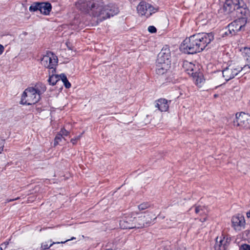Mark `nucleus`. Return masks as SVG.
<instances>
[{
    "label": "nucleus",
    "mask_w": 250,
    "mask_h": 250,
    "mask_svg": "<svg viewBox=\"0 0 250 250\" xmlns=\"http://www.w3.org/2000/svg\"><path fill=\"white\" fill-rule=\"evenodd\" d=\"M0 250H3L1 247H0Z\"/></svg>",
    "instance_id": "obj_43"
},
{
    "label": "nucleus",
    "mask_w": 250,
    "mask_h": 250,
    "mask_svg": "<svg viewBox=\"0 0 250 250\" xmlns=\"http://www.w3.org/2000/svg\"><path fill=\"white\" fill-rule=\"evenodd\" d=\"M138 218L139 227L143 228L149 226L153 220L156 219V216L152 213L147 214L146 215H141Z\"/></svg>",
    "instance_id": "obj_12"
},
{
    "label": "nucleus",
    "mask_w": 250,
    "mask_h": 250,
    "mask_svg": "<svg viewBox=\"0 0 250 250\" xmlns=\"http://www.w3.org/2000/svg\"><path fill=\"white\" fill-rule=\"evenodd\" d=\"M61 74L59 75H52L50 76L48 80V82L50 84L54 85L58 81L60 80Z\"/></svg>",
    "instance_id": "obj_22"
},
{
    "label": "nucleus",
    "mask_w": 250,
    "mask_h": 250,
    "mask_svg": "<svg viewBox=\"0 0 250 250\" xmlns=\"http://www.w3.org/2000/svg\"><path fill=\"white\" fill-rule=\"evenodd\" d=\"M138 214L137 211L132 212L125 215L120 221V226L123 229H132L133 226V216Z\"/></svg>",
    "instance_id": "obj_11"
},
{
    "label": "nucleus",
    "mask_w": 250,
    "mask_h": 250,
    "mask_svg": "<svg viewBox=\"0 0 250 250\" xmlns=\"http://www.w3.org/2000/svg\"><path fill=\"white\" fill-rule=\"evenodd\" d=\"M234 126L241 128H250V115L244 112L237 113L235 119L233 121Z\"/></svg>",
    "instance_id": "obj_6"
},
{
    "label": "nucleus",
    "mask_w": 250,
    "mask_h": 250,
    "mask_svg": "<svg viewBox=\"0 0 250 250\" xmlns=\"http://www.w3.org/2000/svg\"><path fill=\"white\" fill-rule=\"evenodd\" d=\"M214 97L215 98H216V97H218V95H217V94H215V95H214Z\"/></svg>",
    "instance_id": "obj_41"
},
{
    "label": "nucleus",
    "mask_w": 250,
    "mask_h": 250,
    "mask_svg": "<svg viewBox=\"0 0 250 250\" xmlns=\"http://www.w3.org/2000/svg\"><path fill=\"white\" fill-rule=\"evenodd\" d=\"M4 142H5L4 140L0 139V145L1 146H0V154L2 152V151L3 150Z\"/></svg>",
    "instance_id": "obj_33"
},
{
    "label": "nucleus",
    "mask_w": 250,
    "mask_h": 250,
    "mask_svg": "<svg viewBox=\"0 0 250 250\" xmlns=\"http://www.w3.org/2000/svg\"><path fill=\"white\" fill-rule=\"evenodd\" d=\"M41 96L33 88V87H28L23 92L21 103L22 104L32 105L38 103Z\"/></svg>",
    "instance_id": "obj_3"
},
{
    "label": "nucleus",
    "mask_w": 250,
    "mask_h": 250,
    "mask_svg": "<svg viewBox=\"0 0 250 250\" xmlns=\"http://www.w3.org/2000/svg\"><path fill=\"white\" fill-rule=\"evenodd\" d=\"M105 250H113L112 249H106Z\"/></svg>",
    "instance_id": "obj_42"
},
{
    "label": "nucleus",
    "mask_w": 250,
    "mask_h": 250,
    "mask_svg": "<svg viewBox=\"0 0 250 250\" xmlns=\"http://www.w3.org/2000/svg\"><path fill=\"white\" fill-rule=\"evenodd\" d=\"M203 210L204 207L201 206H197L195 208V211L197 214L200 213V215H202L205 213Z\"/></svg>",
    "instance_id": "obj_28"
},
{
    "label": "nucleus",
    "mask_w": 250,
    "mask_h": 250,
    "mask_svg": "<svg viewBox=\"0 0 250 250\" xmlns=\"http://www.w3.org/2000/svg\"><path fill=\"white\" fill-rule=\"evenodd\" d=\"M236 13V16L238 17V18H246L247 21L248 16L249 15V10L247 7L246 4L243 1V4H240L237 9L235 11Z\"/></svg>",
    "instance_id": "obj_15"
},
{
    "label": "nucleus",
    "mask_w": 250,
    "mask_h": 250,
    "mask_svg": "<svg viewBox=\"0 0 250 250\" xmlns=\"http://www.w3.org/2000/svg\"><path fill=\"white\" fill-rule=\"evenodd\" d=\"M4 49V47L2 45L0 44V55L2 54Z\"/></svg>",
    "instance_id": "obj_36"
},
{
    "label": "nucleus",
    "mask_w": 250,
    "mask_h": 250,
    "mask_svg": "<svg viewBox=\"0 0 250 250\" xmlns=\"http://www.w3.org/2000/svg\"><path fill=\"white\" fill-rule=\"evenodd\" d=\"M150 207V204L147 203H143L138 206V209L139 210H145Z\"/></svg>",
    "instance_id": "obj_25"
},
{
    "label": "nucleus",
    "mask_w": 250,
    "mask_h": 250,
    "mask_svg": "<svg viewBox=\"0 0 250 250\" xmlns=\"http://www.w3.org/2000/svg\"><path fill=\"white\" fill-rule=\"evenodd\" d=\"M133 220L134 221L133 222V226L132 227V229H141V227H139L138 225V224L139 223L138 222V218H136L135 216H133Z\"/></svg>",
    "instance_id": "obj_29"
},
{
    "label": "nucleus",
    "mask_w": 250,
    "mask_h": 250,
    "mask_svg": "<svg viewBox=\"0 0 250 250\" xmlns=\"http://www.w3.org/2000/svg\"><path fill=\"white\" fill-rule=\"evenodd\" d=\"M230 240L223 234L216 238L215 250H226L229 245Z\"/></svg>",
    "instance_id": "obj_13"
},
{
    "label": "nucleus",
    "mask_w": 250,
    "mask_h": 250,
    "mask_svg": "<svg viewBox=\"0 0 250 250\" xmlns=\"http://www.w3.org/2000/svg\"><path fill=\"white\" fill-rule=\"evenodd\" d=\"M246 23V18H238L228 25L229 34L231 35H235L245 26Z\"/></svg>",
    "instance_id": "obj_9"
},
{
    "label": "nucleus",
    "mask_w": 250,
    "mask_h": 250,
    "mask_svg": "<svg viewBox=\"0 0 250 250\" xmlns=\"http://www.w3.org/2000/svg\"><path fill=\"white\" fill-rule=\"evenodd\" d=\"M183 67L184 71L189 75L196 76V71L194 70L195 66L194 64L188 61H185L183 62Z\"/></svg>",
    "instance_id": "obj_16"
},
{
    "label": "nucleus",
    "mask_w": 250,
    "mask_h": 250,
    "mask_svg": "<svg viewBox=\"0 0 250 250\" xmlns=\"http://www.w3.org/2000/svg\"><path fill=\"white\" fill-rule=\"evenodd\" d=\"M245 219L242 217H233L232 218V223L234 227H241L245 224Z\"/></svg>",
    "instance_id": "obj_20"
},
{
    "label": "nucleus",
    "mask_w": 250,
    "mask_h": 250,
    "mask_svg": "<svg viewBox=\"0 0 250 250\" xmlns=\"http://www.w3.org/2000/svg\"><path fill=\"white\" fill-rule=\"evenodd\" d=\"M52 5L49 2H34L29 8L31 12H35L39 10L41 14L48 15L51 11Z\"/></svg>",
    "instance_id": "obj_7"
},
{
    "label": "nucleus",
    "mask_w": 250,
    "mask_h": 250,
    "mask_svg": "<svg viewBox=\"0 0 250 250\" xmlns=\"http://www.w3.org/2000/svg\"><path fill=\"white\" fill-rule=\"evenodd\" d=\"M214 39L212 33H201L186 38L181 44L180 49L186 54H193L202 51Z\"/></svg>",
    "instance_id": "obj_2"
},
{
    "label": "nucleus",
    "mask_w": 250,
    "mask_h": 250,
    "mask_svg": "<svg viewBox=\"0 0 250 250\" xmlns=\"http://www.w3.org/2000/svg\"><path fill=\"white\" fill-rule=\"evenodd\" d=\"M170 67V64L160 63L156 62V72L158 75H161L166 73Z\"/></svg>",
    "instance_id": "obj_17"
},
{
    "label": "nucleus",
    "mask_w": 250,
    "mask_h": 250,
    "mask_svg": "<svg viewBox=\"0 0 250 250\" xmlns=\"http://www.w3.org/2000/svg\"><path fill=\"white\" fill-rule=\"evenodd\" d=\"M83 132L80 135H79L78 136L74 138H72L71 139V141L70 142L73 144V145H75L77 143V141L78 140H79L80 139V138L82 137V135L83 134Z\"/></svg>",
    "instance_id": "obj_30"
},
{
    "label": "nucleus",
    "mask_w": 250,
    "mask_h": 250,
    "mask_svg": "<svg viewBox=\"0 0 250 250\" xmlns=\"http://www.w3.org/2000/svg\"><path fill=\"white\" fill-rule=\"evenodd\" d=\"M247 216L248 218H250V210L247 213Z\"/></svg>",
    "instance_id": "obj_37"
},
{
    "label": "nucleus",
    "mask_w": 250,
    "mask_h": 250,
    "mask_svg": "<svg viewBox=\"0 0 250 250\" xmlns=\"http://www.w3.org/2000/svg\"><path fill=\"white\" fill-rule=\"evenodd\" d=\"M195 81L196 84L198 85L201 86V84L204 83L205 80L203 78V76L201 73H197L196 72V76H192Z\"/></svg>",
    "instance_id": "obj_23"
},
{
    "label": "nucleus",
    "mask_w": 250,
    "mask_h": 250,
    "mask_svg": "<svg viewBox=\"0 0 250 250\" xmlns=\"http://www.w3.org/2000/svg\"><path fill=\"white\" fill-rule=\"evenodd\" d=\"M240 4H243V0H226L223 8L224 14L228 16L232 14Z\"/></svg>",
    "instance_id": "obj_8"
},
{
    "label": "nucleus",
    "mask_w": 250,
    "mask_h": 250,
    "mask_svg": "<svg viewBox=\"0 0 250 250\" xmlns=\"http://www.w3.org/2000/svg\"><path fill=\"white\" fill-rule=\"evenodd\" d=\"M17 199H18V198H17V199H11V200H10L8 202L13 201H14V200H17Z\"/></svg>",
    "instance_id": "obj_40"
},
{
    "label": "nucleus",
    "mask_w": 250,
    "mask_h": 250,
    "mask_svg": "<svg viewBox=\"0 0 250 250\" xmlns=\"http://www.w3.org/2000/svg\"><path fill=\"white\" fill-rule=\"evenodd\" d=\"M33 88L35 89L40 96L41 94L43 93L46 89L45 85L42 83H37Z\"/></svg>",
    "instance_id": "obj_21"
},
{
    "label": "nucleus",
    "mask_w": 250,
    "mask_h": 250,
    "mask_svg": "<svg viewBox=\"0 0 250 250\" xmlns=\"http://www.w3.org/2000/svg\"><path fill=\"white\" fill-rule=\"evenodd\" d=\"M75 5L81 12L102 21L119 12L118 8L112 5H106L103 0H78Z\"/></svg>",
    "instance_id": "obj_1"
},
{
    "label": "nucleus",
    "mask_w": 250,
    "mask_h": 250,
    "mask_svg": "<svg viewBox=\"0 0 250 250\" xmlns=\"http://www.w3.org/2000/svg\"><path fill=\"white\" fill-rule=\"evenodd\" d=\"M58 59L56 56L51 52L47 53L41 60L42 64L44 67L52 69L56 65Z\"/></svg>",
    "instance_id": "obj_10"
},
{
    "label": "nucleus",
    "mask_w": 250,
    "mask_h": 250,
    "mask_svg": "<svg viewBox=\"0 0 250 250\" xmlns=\"http://www.w3.org/2000/svg\"><path fill=\"white\" fill-rule=\"evenodd\" d=\"M242 54L244 59L248 62V64L245 65L246 67L250 69V48L244 47L242 50Z\"/></svg>",
    "instance_id": "obj_19"
},
{
    "label": "nucleus",
    "mask_w": 250,
    "mask_h": 250,
    "mask_svg": "<svg viewBox=\"0 0 250 250\" xmlns=\"http://www.w3.org/2000/svg\"><path fill=\"white\" fill-rule=\"evenodd\" d=\"M60 80L63 82L65 88H69L71 87V83L69 82L66 75L64 74H61Z\"/></svg>",
    "instance_id": "obj_24"
},
{
    "label": "nucleus",
    "mask_w": 250,
    "mask_h": 250,
    "mask_svg": "<svg viewBox=\"0 0 250 250\" xmlns=\"http://www.w3.org/2000/svg\"><path fill=\"white\" fill-rule=\"evenodd\" d=\"M55 244H60V242H53L49 246H48V244L46 243V242L43 243L42 244V248L43 250H47L49 249L51 246H52L53 245Z\"/></svg>",
    "instance_id": "obj_27"
},
{
    "label": "nucleus",
    "mask_w": 250,
    "mask_h": 250,
    "mask_svg": "<svg viewBox=\"0 0 250 250\" xmlns=\"http://www.w3.org/2000/svg\"><path fill=\"white\" fill-rule=\"evenodd\" d=\"M60 133V134L62 135V136H67L69 134V132L65 130L64 128L61 129Z\"/></svg>",
    "instance_id": "obj_34"
},
{
    "label": "nucleus",
    "mask_w": 250,
    "mask_h": 250,
    "mask_svg": "<svg viewBox=\"0 0 250 250\" xmlns=\"http://www.w3.org/2000/svg\"><path fill=\"white\" fill-rule=\"evenodd\" d=\"M207 220V218H204L203 220L202 219H200V220L201 221V222H205Z\"/></svg>",
    "instance_id": "obj_38"
},
{
    "label": "nucleus",
    "mask_w": 250,
    "mask_h": 250,
    "mask_svg": "<svg viewBox=\"0 0 250 250\" xmlns=\"http://www.w3.org/2000/svg\"><path fill=\"white\" fill-rule=\"evenodd\" d=\"M62 135L61 134H58L57 135L54 139V146H57L59 144V143L62 140Z\"/></svg>",
    "instance_id": "obj_26"
},
{
    "label": "nucleus",
    "mask_w": 250,
    "mask_h": 250,
    "mask_svg": "<svg viewBox=\"0 0 250 250\" xmlns=\"http://www.w3.org/2000/svg\"><path fill=\"white\" fill-rule=\"evenodd\" d=\"M9 244V243L8 242H4L2 245H4L5 246H6L7 245H8Z\"/></svg>",
    "instance_id": "obj_39"
},
{
    "label": "nucleus",
    "mask_w": 250,
    "mask_h": 250,
    "mask_svg": "<svg viewBox=\"0 0 250 250\" xmlns=\"http://www.w3.org/2000/svg\"><path fill=\"white\" fill-rule=\"evenodd\" d=\"M155 106L161 112H166L168 109L169 104L165 99H160L156 102Z\"/></svg>",
    "instance_id": "obj_18"
},
{
    "label": "nucleus",
    "mask_w": 250,
    "mask_h": 250,
    "mask_svg": "<svg viewBox=\"0 0 250 250\" xmlns=\"http://www.w3.org/2000/svg\"><path fill=\"white\" fill-rule=\"evenodd\" d=\"M246 68V66L242 67L236 63L230 64L222 71L223 76L226 81H228L234 78L241 72L245 74L244 70Z\"/></svg>",
    "instance_id": "obj_5"
},
{
    "label": "nucleus",
    "mask_w": 250,
    "mask_h": 250,
    "mask_svg": "<svg viewBox=\"0 0 250 250\" xmlns=\"http://www.w3.org/2000/svg\"><path fill=\"white\" fill-rule=\"evenodd\" d=\"M148 31L151 33H155L157 32V29L154 26H149L148 27Z\"/></svg>",
    "instance_id": "obj_32"
},
{
    "label": "nucleus",
    "mask_w": 250,
    "mask_h": 250,
    "mask_svg": "<svg viewBox=\"0 0 250 250\" xmlns=\"http://www.w3.org/2000/svg\"><path fill=\"white\" fill-rule=\"evenodd\" d=\"M170 51L169 48L166 46L164 47L158 55L157 61L160 63L170 64Z\"/></svg>",
    "instance_id": "obj_14"
},
{
    "label": "nucleus",
    "mask_w": 250,
    "mask_h": 250,
    "mask_svg": "<svg viewBox=\"0 0 250 250\" xmlns=\"http://www.w3.org/2000/svg\"><path fill=\"white\" fill-rule=\"evenodd\" d=\"M239 250H250V245L248 244H242L240 247Z\"/></svg>",
    "instance_id": "obj_31"
},
{
    "label": "nucleus",
    "mask_w": 250,
    "mask_h": 250,
    "mask_svg": "<svg viewBox=\"0 0 250 250\" xmlns=\"http://www.w3.org/2000/svg\"><path fill=\"white\" fill-rule=\"evenodd\" d=\"M76 239L75 237H72L70 239H67V240H65L64 241L60 242V244H64V243H66L67 241H69L70 240H74V239Z\"/></svg>",
    "instance_id": "obj_35"
},
{
    "label": "nucleus",
    "mask_w": 250,
    "mask_h": 250,
    "mask_svg": "<svg viewBox=\"0 0 250 250\" xmlns=\"http://www.w3.org/2000/svg\"><path fill=\"white\" fill-rule=\"evenodd\" d=\"M136 9L139 16L146 18L150 17L159 10L158 6H154L144 1H141L137 5Z\"/></svg>",
    "instance_id": "obj_4"
}]
</instances>
